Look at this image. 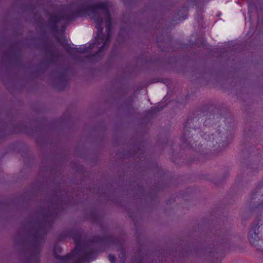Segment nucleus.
<instances>
[{
	"label": "nucleus",
	"instance_id": "obj_1",
	"mask_svg": "<svg viewBox=\"0 0 263 263\" xmlns=\"http://www.w3.org/2000/svg\"><path fill=\"white\" fill-rule=\"evenodd\" d=\"M57 216V214L55 211L45 213L44 214L43 220L34 234V239L31 242L32 252L31 254V257L35 263L40 262V241L44 239V237L47 233L46 229L51 228L53 221Z\"/></svg>",
	"mask_w": 263,
	"mask_h": 263
},
{
	"label": "nucleus",
	"instance_id": "obj_2",
	"mask_svg": "<svg viewBox=\"0 0 263 263\" xmlns=\"http://www.w3.org/2000/svg\"><path fill=\"white\" fill-rule=\"evenodd\" d=\"M108 2H101L89 5L81 4L76 9L77 15L79 17L90 16L95 23V27L97 30H102L103 18L101 15L97 12V10H103L108 4Z\"/></svg>",
	"mask_w": 263,
	"mask_h": 263
},
{
	"label": "nucleus",
	"instance_id": "obj_3",
	"mask_svg": "<svg viewBox=\"0 0 263 263\" xmlns=\"http://www.w3.org/2000/svg\"><path fill=\"white\" fill-rule=\"evenodd\" d=\"M105 15V22L106 23V34L102 33L103 30H98L97 36L95 39V41L97 42L98 45H102L99 48L98 50L95 53L90 55V57H96L99 56L100 53L104 52L107 49L108 45L111 38V31L112 29V20L111 17L110 12L109 10V2L102 10Z\"/></svg>",
	"mask_w": 263,
	"mask_h": 263
},
{
	"label": "nucleus",
	"instance_id": "obj_4",
	"mask_svg": "<svg viewBox=\"0 0 263 263\" xmlns=\"http://www.w3.org/2000/svg\"><path fill=\"white\" fill-rule=\"evenodd\" d=\"M194 119H188L183 124V133L181 136V145L185 148H194V143H192L191 139L193 137V134L190 136L191 133L193 130L196 131V128H192L190 124Z\"/></svg>",
	"mask_w": 263,
	"mask_h": 263
},
{
	"label": "nucleus",
	"instance_id": "obj_5",
	"mask_svg": "<svg viewBox=\"0 0 263 263\" xmlns=\"http://www.w3.org/2000/svg\"><path fill=\"white\" fill-rule=\"evenodd\" d=\"M91 242L100 245H117L118 238L112 235L94 236L91 239Z\"/></svg>",
	"mask_w": 263,
	"mask_h": 263
},
{
	"label": "nucleus",
	"instance_id": "obj_6",
	"mask_svg": "<svg viewBox=\"0 0 263 263\" xmlns=\"http://www.w3.org/2000/svg\"><path fill=\"white\" fill-rule=\"evenodd\" d=\"M95 44H97V42L89 43L88 45H81L79 47H73L70 46V45L67 44L64 46V48L66 52L70 54L73 53H85L90 52L91 51L94 47Z\"/></svg>",
	"mask_w": 263,
	"mask_h": 263
},
{
	"label": "nucleus",
	"instance_id": "obj_7",
	"mask_svg": "<svg viewBox=\"0 0 263 263\" xmlns=\"http://www.w3.org/2000/svg\"><path fill=\"white\" fill-rule=\"evenodd\" d=\"M76 251H77V256L83 255L84 259L86 261L89 262L90 260L96 259V251L86 245L81 246L78 250Z\"/></svg>",
	"mask_w": 263,
	"mask_h": 263
},
{
	"label": "nucleus",
	"instance_id": "obj_8",
	"mask_svg": "<svg viewBox=\"0 0 263 263\" xmlns=\"http://www.w3.org/2000/svg\"><path fill=\"white\" fill-rule=\"evenodd\" d=\"M260 228L259 222L254 223L251 227L248 234V239L250 243L253 246L257 247L259 242L258 229Z\"/></svg>",
	"mask_w": 263,
	"mask_h": 263
},
{
	"label": "nucleus",
	"instance_id": "obj_9",
	"mask_svg": "<svg viewBox=\"0 0 263 263\" xmlns=\"http://www.w3.org/2000/svg\"><path fill=\"white\" fill-rule=\"evenodd\" d=\"M68 77L65 70H63L59 73L56 78V81L53 84V87L59 90H64L68 85Z\"/></svg>",
	"mask_w": 263,
	"mask_h": 263
},
{
	"label": "nucleus",
	"instance_id": "obj_10",
	"mask_svg": "<svg viewBox=\"0 0 263 263\" xmlns=\"http://www.w3.org/2000/svg\"><path fill=\"white\" fill-rule=\"evenodd\" d=\"M77 256V251L73 250L64 256L55 254V258L61 263H72L73 258Z\"/></svg>",
	"mask_w": 263,
	"mask_h": 263
},
{
	"label": "nucleus",
	"instance_id": "obj_11",
	"mask_svg": "<svg viewBox=\"0 0 263 263\" xmlns=\"http://www.w3.org/2000/svg\"><path fill=\"white\" fill-rule=\"evenodd\" d=\"M60 14L52 15L49 18V26L50 29L54 31H57L59 28V23L62 21Z\"/></svg>",
	"mask_w": 263,
	"mask_h": 263
},
{
	"label": "nucleus",
	"instance_id": "obj_12",
	"mask_svg": "<svg viewBox=\"0 0 263 263\" xmlns=\"http://www.w3.org/2000/svg\"><path fill=\"white\" fill-rule=\"evenodd\" d=\"M71 233L73 241L76 244V249L74 250H78L81 246H85V245L82 243V236L80 232L78 231H74Z\"/></svg>",
	"mask_w": 263,
	"mask_h": 263
},
{
	"label": "nucleus",
	"instance_id": "obj_13",
	"mask_svg": "<svg viewBox=\"0 0 263 263\" xmlns=\"http://www.w3.org/2000/svg\"><path fill=\"white\" fill-rule=\"evenodd\" d=\"M62 20H68L69 21H73L77 17H79L77 15L76 10L74 11H69L63 14H60Z\"/></svg>",
	"mask_w": 263,
	"mask_h": 263
},
{
	"label": "nucleus",
	"instance_id": "obj_14",
	"mask_svg": "<svg viewBox=\"0 0 263 263\" xmlns=\"http://www.w3.org/2000/svg\"><path fill=\"white\" fill-rule=\"evenodd\" d=\"M28 127L22 124H17L15 125L12 129V132L14 133H24L27 135H30L28 131Z\"/></svg>",
	"mask_w": 263,
	"mask_h": 263
},
{
	"label": "nucleus",
	"instance_id": "obj_15",
	"mask_svg": "<svg viewBox=\"0 0 263 263\" xmlns=\"http://www.w3.org/2000/svg\"><path fill=\"white\" fill-rule=\"evenodd\" d=\"M216 133L217 134V135L218 136V137L217 138H215L213 134H212L211 135H209L204 134L203 135H201V136L202 138L204 139L206 141H207L208 142H211L212 143V144L214 145L215 140L216 142L217 143L218 138H221L222 139L223 138L221 135V132L219 128L217 129Z\"/></svg>",
	"mask_w": 263,
	"mask_h": 263
},
{
	"label": "nucleus",
	"instance_id": "obj_16",
	"mask_svg": "<svg viewBox=\"0 0 263 263\" xmlns=\"http://www.w3.org/2000/svg\"><path fill=\"white\" fill-rule=\"evenodd\" d=\"M188 11L189 6L184 5L178 12L177 15L179 16V19H182L183 20H186L187 18Z\"/></svg>",
	"mask_w": 263,
	"mask_h": 263
},
{
	"label": "nucleus",
	"instance_id": "obj_17",
	"mask_svg": "<svg viewBox=\"0 0 263 263\" xmlns=\"http://www.w3.org/2000/svg\"><path fill=\"white\" fill-rule=\"evenodd\" d=\"M46 53L47 55L49 57L48 59V61L50 63H53L55 60L58 57V54L57 53L53 52L51 50L49 49H47L46 50Z\"/></svg>",
	"mask_w": 263,
	"mask_h": 263
},
{
	"label": "nucleus",
	"instance_id": "obj_18",
	"mask_svg": "<svg viewBox=\"0 0 263 263\" xmlns=\"http://www.w3.org/2000/svg\"><path fill=\"white\" fill-rule=\"evenodd\" d=\"M62 248L59 245L56 244L53 247V252L54 257L55 258V254H58V253H61Z\"/></svg>",
	"mask_w": 263,
	"mask_h": 263
},
{
	"label": "nucleus",
	"instance_id": "obj_19",
	"mask_svg": "<svg viewBox=\"0 0 263 263\" xmlns=\"http://www.w3.org/2000/svg\"><path fill=\"white\" fill-rule=\"evenodd\" d=\"M162 110V108L159 106H153L151 108L149 111L152 113H157Z\"/></svg>",
	"mask_w": 263,
	"mask_h": 263
},
{
	"label": "nucleus",
	"instance_id": "obj_20",
	"mask_svg": "<svg viewBox=\"0 0 263 263\" xmlns=\"http://www.w3.org/2000/svg\"><path fill=\"white\" fill-rule=\"evenodd\" d=\"M108 260H109L110 263H116V258L115 255L112 254H109Z\"/></svg>",
	"mask_w": 263,
	"mask_h": 263
},
{
	"label": "nucleus",
	"instance_id": "obj_21",
	"mask_svg": "<svg viewBox=\"0 0 263 263\" xmlns=\"http://www.w3.org/2000/svg\"><path fill=\"white\" fill-rule=\"evenodd\" d=\"M85 261V260L84 259V256H83L82 257H78L76 261H73V260L72 263H84Z\"/></svg>",
	"mask_w": 263,
	"mask_h": 263
},
{
	"label": "nucleus",
	"instance_id": "obj_22",
	"mask_svg": "<svg viewBox=\"0 0 263 263\" xmlns=\"http://www.w3.org/2000/svg\"><path fill=\"white\" fill-rule=\"evenodd\" d=\"M210 119L211 118H209L208 119H206L205 120V121H204V125L205 126H209V124H211V123H210Z\"/></svg>",
	"mask_w": 263,
	"mask_h": 263
},
{
	"label": "nucleus",
	"instance_id": "obj_23",
	"mask_svg": "<svg viewBox=\"0 0 263 263\" xmlns=\"http://www.w3.org/2000/svg\"><path fill=\"white\" fill-rule=\"evenodd\" d=\"M53 208L55 209H59V210L60 209L61 211L63 210V209L62 208H61V207H60V206L59 207V205H54Z\"/></svg>",
	"mask_w": 263,
	"mask_h": 263
},
{
	"label": "nucleus",
	"instance_id": "obj_24",
	"mask_svg": "<svg viewBox=\"0 0 263 263\" xmlns=\"http://www.w3.org/2000/svg\"><path fill=\"white\" fill-rule=\"evenodd\" d=\"M227 145H228V143L226 142H224V143L222 144L221 146H227Z\"/></svg>",
	"mask_w": 263,
	"mask_h": 263
},
{
	"label": "nucleus",
	"instance_id": "obj_25",
	"mask_svg": "<svg viewBox=\"0 0 263 263\" xmlns=\"http://www.w3.org/2000/svg\"><path fill=\"white\" fill-rule=\"evenodd\" d=\"M99 251H100V252H103V251H105V249L101 248V249H99Z\"/></svg>",
	"mask_w": 263,
	"mask_h": 263
},
{
	"label": "nucleus",
	"instance_id": "obj_26",
	"mask_svg": "<svg viewBox=\"0 0 263 263\" xmlns=\"http://www.w3.org/2000/svg\"><path fill=\"white\" fill-rule=\"evenodd\" d=\"M14 56H15L16 58H17V55L16 53H14Z\"/></svg>",
	"mask_w": 263,
	"mask_h": 263
},
{
	"label": "nucleus",
	"instance_id": "obj_27",
	"mask_svg": "<svg viewBox=\"0 0 263 263\" xmlns=\"http://www.w3.org/2000/svg\"><path fill=\"white\" fill-rule=\"evenodd\" d=\"M141 261H142V260H141V259H139V260L138 262H139V263H141Z\"/></svg>",
	"mask_w": 263,
	"mask_h": 263
},
{
	"label": "nucleus",
	"instance_id": "obj_28",
	"mask_svg": "<svg viewBox=\"0 0 263 263\" xmlns=\"http://www.w3.org/2000/svg\"><path fill=\"white\" fill-rule=\"evenodd\" d=\"M215 116H217V115H214L213 116V118H214Z\"/></svg>",
	"mask_w": 263,
	"mask_h": 263
},
{
	"label": "nucleus",
	"instance_id": "obj_29",
	"mask_svg": "<svg viewBox=\"0 0 263 263\" xmlns=\"http://www.w3.org/2000/svg\"><path fill=\"white\" fill-rule=\"evenodd\" d=\"M59 43H60V44H62V42H61L60 40H59Z\"/></svg>",
	"mask_w": 263,
	"mask_h": 263
},
{
	"label": "nucleus",
	"instance_id": "obj_30",
	"mask_svg": "<svg viewBox=\"0 0 263 263\" xmlns=\"http://www.w3.org/2000/svg\"><path fill=\"white\" fill-rule=\"evenodd\" d=\"M221 144V143H219L218 144V146H220V145Z\"/></svg>",
	"mask_w": 263,
	"mask_h": 263
}]
</instances>
